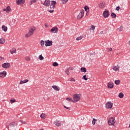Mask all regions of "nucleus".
<instances>
[{
	"mask_svg": "<svg viewBox=\"0 0 130 130\" xmlns=\"http://www.w3.org/2000/svg\"><path fill=\"white\" fill-rule=\"evenodd\" d=\"M35 30H36V27L35 26H31L29 28L28 32L25 35L26 38H28V37H30V36H32Z\"/></svg>",
	"mask_w": 130,
	"mask_h": 130,
	"instance_id": "nucleus-1",
	"label": "nucleus"
},
{
	"mask_svg": "<svg viewBox=\"0 0 130 130\" xmlns=\"http://www.w3.org/2000/svg\"><path fill=\"white\" fill-rule=\"evenodd\" d=\"M73 98L76 102H78L81 99V94H74Z\"/></svg>",
	"mask_w": 130,
	"mask_h": 130,
	"instance_id": "nucleus-2",
	"label": "nucleus"
},
{
	"mask_svg": "<svg viewBox=\"0 0 130 130\" xmlns=\"http://www.w3.org/2000/svg\"><path fill=\"white\" fill-rule=\"evenodd\" d=\"M84 14H85V11L84 10H82L80 13L77 16L78 20H80V19H82V18L84 17Z\"/></svg>",
	"mask_w": 130,
	"mask_h": 130,
	"instance_id": "nucleus-3",
	"label": "nucleus"
},
{
	"mask_svg": "<svg viewBox=\"0 0 130 130\" xmlns=\"http://www.w3.org/2000/svg\"><path fill=\"white\" fill-rule=\"evenodd\" d=\"M115 123V119L114 118L112 117L110 118V119L108 121V124L109 125H113Z\"/></svg>",
	"mask_w": 130,
	"mask_h": 130,
	"instance_id": "nucleus-4",
	"label": "nucleus"
},
{
	"mask_svg": "<svg viewBox=\"0 0 130 130\" xmlns=\"http://www.w3.org/2000/svg\"><path fill=\"white\" fill-rule=\"evenodd\" d=\"M112 106H113V104L111 103V102H108L106 104V107L108 109H111V108H112Z\"/></svg>",
	"mask_w": 130,
	"mask_h": 130,
	"instance_id": "nucleus-5",
	"label": "nucleus"
},
{
	"mask_svg": "<svg viewBox=\"0 0 130 130\" xmlns=\"http://www.w3.org/2000/svg\"><path fill=\"white\" fill-rule=\"evenodd\" d=\"M110 15V14L108 10L104 11L103 13V16L104 18H108Z\"/></svg>",
	"mask_w": 130,
	"mask_h": 130,
	"instance_id": "nucleus-6",
	"label": "nucleus"
},
{
	"mask_svg": "<svg viewBox=\"0 0 130 130\" xmlns=\"http://www.w3.org/2000/svg\"><path fill=\"white\" fill-rule=\"evenodd\" d=\"M45 46H46L47 47V46H51V45H52V41H45Z\"/></svg>",
	"mask_w": 130,
	"mask_h": 130,
	"instance_id": "nucleus-7",
	"label": "nucleus"
},
{
	"mask_svg": "<svg viewBox=\"0 0 130 130\" xmlns=\"http://www.w3.org/2000/svg\"><path fill=\"white\" fill-rule=\"evenodd\" d=\"M10 63L7 62L2 64V68H4V69H9V68H10Z\"/></svg>",
	"mask_w": 130,
	"mask_h": 130,
	"instance_id": "nucleus-8",
	"label": "nucleus"
},
{
	"mask_svg": "<svg viewBox=\"0 0 130 130\" xmlns=\"http://www.w3.org/2000/svg\"><path fill=\"white\" fill-rule=\"evenodd\" d=\"M43 5L46 7H49L50 6V0H45L44 3H43Z\"/></svg>",
	"mask_w": 130,
	"mask_h": 130,
	"instance_id": "nucleus-9",
	"label": "nucleus"
},
{
	"mask_svg": "<svg viewBox=\"0 0 130 130\" xmlns=\"http://www.w3.org/2000/svg\"><path fill=\"white\" fill-rule=\"evenodd\" d=\"M56 2L55 1H51L50 5V9H54L55 8V5H56Z\"/></svg>",
	"mask_w": 130,
	"mask_h": 130,
	"instance_id": "nucleus-10",
	"label": "nucleus"
},
{
	"mask_svg": "<svg viewBox=\"0 0 130 130\" xmlns=\"http://www.w3.org/2000/svg\"><path fill=\"white\" fill-rule=\"evenodd\" d=\"M58 31V28L57 27H53L51 29V32L52 33H57V31Z\"/></svg>",
	"mask_w": 130,
	"mask_h": 130,
	"instance_id": "nucleus-11",
	"label": "nucleus"
},
{
	"mask_svg": "<svg viewBox=\"0 0 130 130\" xmlns=\"http://www.w3.org/2000/svg\"><path fill=\"white\" fill-rule=\"evenodd\" d=\"M113 87H114V85L113 84V82H110L108 83V88H109V89H112V88H113Z\"/></svg>",
	"mask_w": 130,
	"mask_h": 130,
	"instance_id": "nucleus-12",
	"label": "nucleus"
},
{
	"mask_svg": "<svg viewBox=\"0 0 130 130\" xmlns=\"http://www.w3.org/2000/svg\"><path fill=\"white\" fill-rule=\"evenodd\" d=\"M7 76V72L4 71L0 73V77L1 78H5Z\"/></svg>",
	"mask_w": 130,
	"mask_h": 130,
	"instance_id": "nucleus-13",
	"label": "nucleus"
},
{
	"mask_svg": "<svg viewBox=\"0 0 130 130\" xmlns=\"http://www.w3.org/2000/svg\"><path fill=\"white\" fill-rule=\"evenodd\" d=\"M99 8H100V9H103L105 8V2H103L102 3H100L99 4Z\"/></svg>",
	"mask_w": 130,
	"mask_h": 130,
	"instance_id": "nucleus-14",
	"label": "nucleus"
},
{
	"mask_svg": "<svg viewBox=\"0 0 130 130\" xmlns=\"http://www.w3.org/2000/svg\"><path fill=\"white\" fill-rule=\"evenodd\" d=\"M17 5H21V4H24L25 0H18L16 1Z\"/></svg>",
	"mask_w": 130,
	"mask_h": 130,
	"instance_id": "nucleus-15",
	"label": "nucleus"
},
{
	"mask_svg": "<svg viewBox=\"0 0 130 130\" xmlns=\"http://www.w3.org/2000/svg\"><path fill=\"white\" fill-rule=\"evenodd\" d=\"M17 123L13 122H11L9 124V126H12V127H14V126H17Z\"/></svg>",
	"mask_w": 130,
	"mask_h": 130,
	"instance_id": "nucleus-16",
	"label": "nucleus"
},
{
	"mask_svg": "<svg viewBox=\"0 0 130 130\" xmlns=\"http://www.w3.org/2000/svg\"><path fill=\"white\" fill-rule=\"evenodd\" d=\"M2 29L3 30V31H4V32H7V31H8V27L6 26L5 25H3Z\"/></svg>",
	"mask_w": 130,
	"mask_h": 130,
	"instance_id": "nucleus-17",
	"label": "nucleus"
},
{
	"mask_svg": "<svg viewBox=\"0 0 130 130\" xmlns=\"http://www.w3.org/2000/svg\"><path fill=\"white\" fill-rule=\"evenodd\" d=\"M52 87L54 90H55V91H59V87H57L56 85L52 86Z\"/></svg>",
	"mask_w": 130,
	"mask_h": 130,
	"instance_id": "nucleus-18",
	"label": "nucleus"
},
{
	"mask_svg": "<svg viewBox=\"0 0 130 130\" xmlns=\"http://www.w3.org/2000/svg\"><path fill=\"white\" fill-rule=\"evenodd\" d=\"M54 124L57 126H60L61 125L60 122L59 121H55L54 122Z\"/></svg>",
	"mask_w": 130,
	"mask_h": 130,
	"instance_id": "nucleus-19",
	"label": "nucleus"
},
{
	"mask_svg": "<svg viewBox=\"0 0 130 130\" xmlns=\"http://www.w3.org/2000/svg\"><path fill=\"white\" fill-rule=\"evenodd\" d=\"M28 81L29 80H28V79H25V80H24L23 81L21 80L20 81V84L22 85V84H25V83H27V82H28Z\"/></svg>",
	"mask_w": 130,
	"mask_h": 130,
	"instance_id": "nucleus-20",
	"label": "nucleus"
},
{
	"mask_svg": "<svg viewBox=\"0 0 130 130\" xmlns=\"http://www.w3.org/2000/svg\"><path fill=\"white\" fill-rule=\"evenodd\" d=\"M81 72L82 73H86V72H87V69H86V68L82 67L81 68Z\"/></svg>",
	"mask_w": 130,
	"mask_h": 130,
	"instance_id": "nucleus-21",
	"label": "nucleus"
},
{
	"mask_svg": "<svg viewBox=\"0 0 130 130\" xmlns=\"http://www.w3.org/2000/svg\"><path fill=\"white\" fill-rule=\"evenodd\" d=\"M10 12H11V7L8 6L6 8V13H10Z\"/></svg>",
	"mask_w": 130,
	"mask_h": 130,
	"instance_id": "nucleus-22",
	"label": "nucleus"
},
{
	"mask_svg": "<svg viewBox=\"0 0 130 130\" xmlns=\"http://www.w3.org/2000/svg\"><path fill=\"white\" fill-rule=\"evenodd\" d=\"M84 10H85V12H86V13H88V12H89V7H88L87 6H85L84 7Z\"/></svg>",
	"mask_w": 130,
	"mask_h": 130,
	"instance_id": "nucleus-23",
	"label": "nucleus"
},
{
	"mask_svg": "<svg viewBox=\"0 0 130 130\" xmlns=\"http://www.w3.org/2000/svg\"><path fill=\"white\" fill-rule=\"evenodd\" d=\"M95 26L94 25H91L90 28H88V30H95Z\"/></svg>",
	"mask_w": 130,
	"mask_h": 130,
	"instance_id": "nucleus-24",
	"label": "nucleus"
},
{
	"mask_svg": "<svg viewBox=\"0 0 130 130\" xmlns=\"http://www.w3.org/2000/svg\"><path fill=\"white\" fill-rule=\"evenodd\" d=\"M123 96H124V95L122 92H120L119 93L118 97L119 98H123Z\"/></svg>",
	"mask_w": 130,
	"mask_h": 130,
	"instance_id": "nucleus-25",
	"label": "nucleus"
},
{
	"mask_svg": "<svg viewBox=\"0 0 130 130\" xmlns=\"http://www.w3.org/2000/svg\"><path fill=\"white\" fill-rule=\"evenodd\" d=\"M115 84L116 85H119L120 84V80H116L115 81Z\"/></svg>",
	"mask_w": 130,
	"mask_h": 130,
	"instance_id": "nucleus-26",
	"label": "nucleus"
},
{
	"mask_svg": "<svg viewBox=\"0 0 130 130\" xmlns=\"http://www.w3.org/2000/svg\"><path fill=\"white\" fill-rule=\"evenodd\" d=\"M97 121V119L95 118L92 119V123L93 125H95V124L96 123V122Z\"/></svg>",
	"mask_w": 130,
	"mask_h": 130,
	"instance_id": "nucleus-27",
	"label": "nucleus"
},
{
	"mask_svg": "<svg viewBox=\"0 0 130 130\" xmlns=\"http://www.w3.org/2000/svg\"><path fill=\"white\" fill-rule=\"evenodd\" d=\"M111 16L112 18H116V14H115V13H114L113 12H112L111 13Z\"/></svg>",
	"mask_w": 130,
	"mask_h": 130,
	"instance_id": "nucleus-28",
	"label": "nucleus"
},
{
	"mask_svg": "<svg viewBox=\"0 0 130 130\" xmlns=\"http://www.w3.org/2000/svg\"><path fill=\"white\" fill-rule=\"evenodd\" d=\"M5 39H4L3 38H2L0 39V43L1 44H4L5 43Z\"/></svg>",
	"mask_w": 130,
	"mask_h": 130,
	"instance_id": "nucleus-29",
	"label": "nucleus"
},
{
	"mask_svg": "<svg viewBox=\"0 0 130 130\" xmlns=\"http://www.w3.org/2000/svg\"><path fill=\"white\" fill-rule=\"evenodd\" d=\"M66 100L69 101V102H75V101H74V100H73L72 99H70V98H68L66 99Z\"/></svg>",
	"mask_w": 130,
	"mask_h": 130,
	"instance_id": "nucleus-30",
	"label": "nucleus"
},
{
	"mask_svg": "<svg viewBox=\"0 0 130 130\" xmlns=\"http://www.w3.org/2000/svg\"><path fill=\"white\" fill-rule=\"evenodd\" d=\"M39 58L40 59V60H43V59H44V57L42 56V55H40L39 56Z\"/></svg>",
	"mask_w": 130,
	"mask_h": 130,
	"instance_id": "nucleus-31",
	"label": "nucleus"
},
{
	"mask_svg": "<svg viewBox=\"0 0 130 130\" xmlns=\"http://www.w3.org/2000/svg\"><path fill=\"white\" fill-rule=\"evenodd\" d=\"M61 2L62 4H67L69 2V0H61Z\"/></svg>",
	"mask_w": 130,
	"mask_h": 130,
	"instance_id": "nucleus-32",
	"label": "nucleus"
},
{
	"mask_svg": "<svg viewBox=\"0 0 130 130\" xmlns=\"http://www.w3.org/2000/svg\"><path fill=\"white\" fill-rule=\"evenodd\" d=\"M37 1H38V0H31L29 4H30V5H32L33 4V3H36V2H37Z\"/></svg>",
	"mask_w": 130,
	"mask_h": 130,
	"instance_id": "nucleus-33",
	"label": "nucleus"
},
{
	"mask_svg": "<svg viewBox=\"0 0 130 130\" xmlns=\"http://www.w3.org/2000/svg\"><path fill=\"white\" fill-rule=\"evenodd\" d=\"M82 79L83 80H85V81H87L88 80V78L86 77V75L83 76Z\"/></svg>",
	"mask_w": 130,
	"mask_h": 130,
	"instance_id": "nucleus-34",
	"label": "nucleus"
},
{
	"mask_svg": "<svg viewBox=\"0 0 130 130\" xmlns=\"http://www.w3.org/2000/svg\"><path fill=\"white\" fill-rule=\"evenodd\" d=\"M118 30L120 32H121V31H122V30H123V26H120L119 28H118Z\"/></svg>",
	"mask_w": 130,
	"mask_h": 130,
	"instance_id": "nucleus-35",
	"label": "nucleus"
},
{
	"mask_svg": "<svg viewBox=\"0 0 130 130\" xmlns=\"http://www.w3.org/2000/svg\"><path fill=\"white\" fill-rule=\"evenodd\" d=\"M70 81H71V82H76V80H75V78L71 77L70 78Z\"/></svg>",
	"mask_w": 130,
	"mask_h": 130,
	"instance_id": "nucleus-36",
	"label": "nucleus"
},
{
	"mask_svg": "<svg viewBox=\"0 0 130 130\" xmlns=\"http://www.w3.org/2000/svg\"><path fill=\"white\" fill-rule=\"evenodd\" d=\"M25 59V60H27V61H30V57L28 56H26Z\"/></svg>",
	"mask_w": 130,
	"mask_h": 130,
	"instance_id": "nucleus-37",
	"label": "nucleus"
},
{
	"mask_svg": "<svg viewBox=\"0 0 130 130\" xmlns=\"http://www.w3.org/2000/svg\"><path fill=\"white\" fill-rule=\"evenodd\" d=\"M41 46H42V47L44 46V41L43 40L41 41Z\"/></svg>",
	"mask_w": 130,
	"mask_h": 130,
	"instance_id": "nucleus-38",
	"label": "nucleus"
},
{
	"mask_svg": "<svg viewBox=\"0 0 130 130\" xmlns=\"http://www.w3.org/2000/svg\"><path fill=\"white\" fill-rule=\"evenodd\" d=\"M57 66H58V64L57 62H54L53 63V67H57Z\"/></svg>",
	"mask_w": 130,
	"mask_h": 130,
	"instance_id": "nucleus-39",
	"label": "nucleus"
},
{
	"mask_svg": "<svg viewBox=\"0 0 130 130\" xmlns=\"http://www.w3.org/2000/svg\"><path fill=\"white\" fill-rule=\"evenodd\" d=\"M41 118H45V114H41Z\"/></svg>",
	"mask_w": 130,
	"mask_h": 130,
	"instance_id": "nucleus-40",
	"label": "nucleus"
},
{
	"mask_svg": "<svg viewBox=\"0 0 130 130\" xmlns=\"http://www.w3.org/2000/svg\"><path fill=\"white\" fill-rule=\"evenodd\" d=\"M82 38H83V36H80L76 38V40L77 41L81 40Z\"/></svg>",
	"mask_w": 130,
	"mask_h": 130,
	"instance_id": "nucleus-41",
	"label": "nucleus"
},
{
	"mask_svg": "<svg viewBox=\"0 0 130 130\" xmlns=\"http://www.w3.org/2000/svg\"><path fill=\"white\" fill-rule=\"evenodd\" d=\"M11 54H13V53H16V52H17V51L16 50V49L11 51H10Z\"/></svg>",
	"mask_w": 130,
	"mask_h": 130,
	"instance_id": "nucleus-42",
	"label": "nucleus"
},
{
	"mask_svg": "<svg viewBox=\"0 0 130 130\" xmlns=\"http://www.w3.org/2000/svg\"><path fill=\"white\" fill-rule=\"evenodd\" d=\"M15 102H16V100H10V103H11V104H13V103H15Z\"/></svg>",
	"mask_w": 130,
	"mask_h": 130,
	"instance_id": "nucleus-43",
	"label": "nucleus"
},
{
	"mask_svg": "<svg viewBox=\"0 0 130 130\" xmlns=\"http://www.w3.org/2000/svg\"><path fill=\"white\" fill-rule=\"evenodd\" d=\"M66 74H67V75H68V76H69V75H70V71H69V69H67L66 71Z\"/></svg>",
	"mask_w": 130,
	"mask_h": 130,
	"instance_id": "nucleus-44",
	"label": "nucleus"
},
{
	"mask_svg": "<svg viewBox=\"0 0 130 130\" xmlns=\"http://www.w3.org/2000/svg\"><path fill=\"white\" fill-rule=\"evenodd\" d=\"M113 70L115 71V72H117L118 71V68L116 67H114Z\"/></svg>",
	"mask_w": 130,
	"mask_h": 130,
	"instance_id": "nucleus-45",
	"label": "nucleus"
},
{
	"mask_svg": "<svg viewBox=\"0 0 130 130\" xmlns=\"http://www.w3.org/2000/svg\"><path fill=\"white\" fill-rule=\"evenodd\" d=\"M116 11H119V10H120V7L118 6L115 9Z\"/></svg>",
	"mask_w": 130,
	"mask_h": 130,
	"instance_id": "nucleus-46",
	"label": "nucleus"
},
{
	"mask_svg": "<svg viewBox=\"0 0 130 130\" xmlns=\"http://www.w3.org/2000/svg\"><path fill=\"white\" fill-rule=\"evenodd\" d=\"M49 13H53L54 12V10H48Z\"/></svg>",
	"mask_w": 130,
	"mask_h": 130,
	"instance_id": "nucleus-47",
	"label": "nucleus"
},
{
	"mask_svg": "<svg viewBox=\"0 0 130 130\" xmlns=\"http://www.w3.org/2000/svg\"><path fill=\"white\" fill-rule=\"evenodd\" d=\"M108 51H111L112 50V48H109L107 49Z\"/></svg>",
	"mask_w": 130,
	"mask_h": 130,
	"instance_id": "nucleus-48",
	"label": "nucleus"
},
{
	"mask_svg": "<svg viewBox=\"0 0 130 130\" xmlns=\"http://www.w3.org/2000/svg\"><path fill=\"white\" fill-rule=\"evenodd\" d=\"M63 107L64 108H66V109H68V110H70V109H71L70 108H69V107H67V106H63Z\"/></svg>",
	"mask_w": 130,
	"mask_h": 130,
	"instance_id": "nucleus-49",
	"label": "nucleus"
},
{
	"mask_svg": "<svg viewBox=\"0 0 130 130\" xmlns=\"http://www.w3.org/2000/svg\"><path fill=\"white\" fill-rule=\"evenodd\" d=\"M95 52H93V53H91V54H90V56H91V57H92V56H93V55H95Z\"/></svg>",
	"mask_w": 130,
	"mask_h": 130,
	"instance_id": "nucleus-50",
	"label": "nucleus"
},
{
	"mask_svg": "<svg viewBox=\"0 0 130 130\" xmlns=\"http://www.w3.org/2000/svg\"><path fill=\"white\" fill-rule=\"evenodd\" d=\"M69 69H70V71H73L74 70V68H73L70 67Z\"/></svg>",
	"mask_w": 130,
	"mask_h": 130,
	"instance_id": "nucleus-51",
	"label": "nucleus"
},
{
	"mask_svg": "<svg viewBox=\"0 0 130 130\" xmlns=\"http://www.w3.org/2000/svg\"><path fill=\"white\" fill-rule=\"evenodd\" d=\"M3 11L4 12H7V9L4 8V9H3Z\"/></svg>",
	"mask_w": 130,
	"mask_h": 130,
	"instance_id": "nucleus-52",
	"label": "nucleus"
},
{
	"mask_svg": "<svg viewBox=\"0 0 130 130\" xmlns=\"http://www.w3.org/2000/svg\"><path fill=\"white\" fill-rule=\"evenodd\" d=\"M22 123H24V124H26V122L22 121Z\"/></svg>",
	"mask_w": 130,
	"mask_h": 130,
	"instance_id": "nucleus-53",
	"label": "nucleus"
},
{
	"mask_svg": "<svg viewBox=\"0 0 130 130\" xmlns=\"http://www.w3.org/2000/svg\"><path fill=\"white\" fill-rule=\"evenodd\" d=\"M2 59H3V58L1 56H0V60H2Z\"/></svg>",
	"mask_w": 130,
	"mask_h": 130,
	"instance_id": "nucleus-54",
	"label": "nucleus"
},
{
	"mask_svg": "<svg viewBox=\"0 0 130 130\" xmlns=\"http://www.w3.org/2000/svg\"><path fill=\"white\" fill-rule=\"evenodd\" d=\"M103 34V31H101V34Z\"/></svg>",
	"mask_w": 130,
	"mask_h": 130,
	"instance_id": "nucleus-55",
	"label": "nucleus"
},
{
	"mask_svg": "<svg viewBox=\"0 0 130 130\" xmlns=\"http://www.w3.org/2000/svg\"><path fill=\"white\" fill-rule=\"evenodd\" d=\"M7 127H8V129H9V126H8Z\"/></svg>",
	"mask_w": 130,
	"mask_h": 130,
	"instance_id": "nucleus-56",
	"label": "nucleus"
},
{
	"mask_svg": "<svg viewBox=\"0 0 130 130\" xmlns=\"http://www.w3.org/2000/svg\"><path fill=\"white\" fill-rule=\"evenodd\" d=\"M0 15H1V12H0Z\"/></svg>",
	"mask_w": 130,
	"mask_h": 130,
	"instance_id": "nucleus-57",
	"label": "nucleus"
},
{
	"mask_svg": "<svg viewBox=\"0 0 130 130\" xmlns=\"http://www.w3.org/2000/svg\"><path fill=\"white\" fill-rule=\"evenodd\" d=\"M129 43H130V41H129Z\"/></svg>",
	"mask_w": 130,
	"mask_h": 130,
	"instance_id": "nucleus-58",
	"label": "nucleus"
}]
</instances>
